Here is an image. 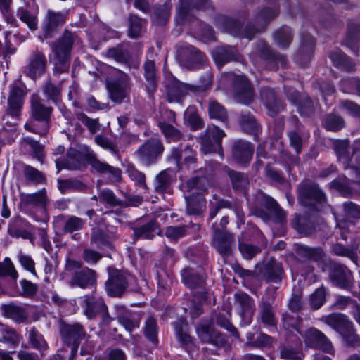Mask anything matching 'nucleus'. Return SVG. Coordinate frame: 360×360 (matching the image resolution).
<instances>
[{"mask_svg": "<svg viewBox=\"0 0 360 360\" xmlns=\"http://www.w3.org/2000/svg\"><path fill=\"white\" fill-rule=\"evenodd\" d=\"M302 323V319L297 315L284 313L282 315V324L283 328L288 331L296 330L298 333H301L300 326Z\"/></svg>", "mask_w": 360, "mask_h": 360, "instance_id": "obj_56", "label": "nucleus"}, {"mask_svg": "<svg viewBox=\"0 0 360 360\" xmlns=\"http://www.w3.org/2000/svg\"><path fill=\"white\" fill-rule=\"evenodd\" d=\"M114 309L116 315L114 319H117L127 332L131 333L134 330L139 328L141 320L140 311H131L121 304H115Z\"/></svg>", "mask_w": 360, "mask_h": 360, "instance_id": "obj_10", "label": "nucleus"}, {"mask_svg": "<svg viewBox=\"0 0 360 360\" xmlns=\"http://www.w3.org/2000/svg\"><path fill=\"white\" fill-rule=\"evenodd\" d=\"M278 13L277 8L263 9L255 16V25H248L241 36L251 40L256 33L263 31L269 22L275 18Z\"/></svg>", "mask_w": 360, "mask_h": 360, "instance_id": "obj_11", "label": "nucleus"}, {"mask_svg": "<svg viewBox=\"0 0 360 360\" xmlns=\"http://www.w3.org/2000/svg\"><path fill=\"white\" fill-rule=\"evenodd\" d=\"M67 13L48 9L43 21V31L46 38L53 37L59 28L65 25Z\"/></svg>", "mask_w": 360, "mask_h": 360, "instance_id": "obj_16", "label": "nucleus"}, {"mask_svg": "<svg viewBox=\"0 0 360 360\" xmlns=\"http://www.w3.org/2000/svg\"><path fill=\"white\" fill-rule=\"evenodd\" d=\"M164 149V146L159 139L150 138L139 147L136 154L139 160L148 167L158 161Z\"/></svg>", "mask_w": 360, "mask_h": 360, "instance_id": "obj_7", "label": "nucleus"}, {"mask_svg": "<svg viewBox=\"0 0 360 360\" xmlns=\"http://www.w3.org/2000/svg\"><path fill=\"white\" fill-rule=\"evenodd\" d=\"M172 181V171L167 169L156 175L154 180V191L158 193L166 192Z\"/></svg>", "mask_w": 360, "mask_h": 360, "instance_id": "obj_45", "label": "nucleus"}, {"mask_svg": "<svg viewBox=\"0 0 360 360\" xmlns=\"http://www.w3.org/2000/svg\"><path fill=\"white\" fill-rule=\"evenodd\" d=\"M86 332L84 327L79 323L69 325V343L72 341L71 359L75 357L80 341L85 338Z\"/></svg>", "mask_w": 360, "mask_h": 360, "instance_id": "obj_40", "label": "nucleus"}, {"mask_svg": "<svg viewBox=\"0 0 360 360\" xmlns=\"http://www.w3.org/2000/svg\"><path fill=\"white\" fill-rule=\"evenodd\" d=\"M1 309L4 316L12 319L17 323H24L29 316L24 307L14 303L2 304Z\"/></svg>", "mask_w": 360, "mask_h": 360, "instance_id": "obj_34", "label": "nucleus"}, {"mask_svg": "<svg viewBox=\"0 0 360 360\" xmlns=\"http://www.w3.org/2000/svg\"><path fill=\"white\" fill-rule=\"evenodd\" d=\"M233 95L235 99L243 104L248 105L254 99L253 89L248 79L243 75L236 76L233 79Z\"/></svg>", "mask_w": 360, "mask_h": 360, "instance_id": "obj_17", "label": "nucleus"}, {"mask_svg": "<svg viewBox=\"0 0 360 360\" xmlns=\"http://www.w3.org/2000/svg\"><path fill=\"white\" fill-rule=\"evenodd\" d=\"M208 112L211 118L224 122L227 118V112L222 105L215 100H210L208 104Z\"/></svg>", "mask_w": 360, "mask_h": 360, "instance_id": "obj_58", "label": "nucleus"}, {"mask_svg": "<svg viewBox=\"0 0 360 360\" xmlns=\"http://www.w3.org/2000/svg\"><path fill=\"white\" fill-rule=\"evenodd\" d=\"M170 157L174 160L179 167L185 166L188 169H195L196 167L195 153L188 146L184 150L173 148Z\"/></svg>", "mask_w": 360, "mask_h": 360, "instance_id": "obj_25", "label": "nucleus"}, {"mask_svg": "<svg viewBox=\"0 0 360 360\" xmlns=\"http://www.w3.org/2000/svg\"><path fill=\"white\" fill-rule=\"evenodd\" d=\"M196 333L202 342L210 343L217 347H221L226 343L225 336L216 330L212 323H200L196 326Z\"/></svg>", "mask_w": 360, "mask_h": 360, "instance_id": "obj_15", "label": "nucleus"}, {"mask_svg": "<svg viewBox=\"0 0 360 360\" xmlns=\"http://www.w3.org/2000/svg\"><path fill=\"white\" fill-rule=\"evenodd\" d=\"M51 112L52 108L45 106L38 96H32L31 101L32 117L50 120Z\"/></svg>", "mask_w": 360, "mask_h": 360, "instance_id": "obj_49", "label": "nucleus"}, {"mask_svg": "<svg viewBox=\"0 0 360 360\" xmlns=\"http://www.w3.org/2000/svg\"><path fill=\"white\" fill-rule=\"evenodd\" d=\"M263 279L267 283H280L284 276L281 263L271 258L264 265L262 271Z\"/></svg>", "mask_w": 360, "mask_h": 360, "instance_id": "obj_24", "label": "nucleus"}, {"mask_svg": "<svg viewBox=\"0 0 360 360\" xmlns=\"http://www.w3.org/2000/svg\"><path fill=\"white\" fill-rule=\"evenodd\" d=\"M46 66L47 59L45 53L41 50L36 49L29 56L23 72L32 79H36L45 72Z\"/></svg>", "mask_w": 360, "mask_h": 360, "instance_id": "obj_14", "label": "nucleus"}, {"mask_svg": "<svg viewBox=\"0 0 360 360\" xmlns=\"http://www.w3.org/2000/svg\"><path fill=\"white\" fill-rule=\"evenodd\" d=\"M18 15L20 20L27 24L30 30H36L37 29L38 20L36 15L23 8H18Z\"/></svg>", "mask_w": 360, "mask_h": 360, "instance_id": "obj_63", "label": "nucleus"}, {"mask_svg": "<svg viewBox=\"0 0 360 360\" xmlns=\"http://www.w3.org/2000/svg\"><path fill=\"white\" fill-rule=\"evenodd\" d=\"M50 127V120L32 117L25 124V129L30 132L45 136Z\"/></svg>", "mask_w": 360, "mask_h": 360, "instance_id": "obj_42", "label": "nucleus"}, {"mask_svg": "<svg viewBox=\"0 0 360 360\" xmlns=\"http://www.w3.org/2000/svg\"><path fill=\"white\" fill-rule=\"evenodd\" d=\"M322 319L341 335L345 344L352 347L360 346V336L356 334L353 323L346 315L333 313Z\"/></svg>", "mask_w": 360, "mask_h": 360, "instance_id": "obj_2", "label": "nucleus"}, {"mask_svg": "<svg viewBox=\"0 0 360 360\" xmlns=\"http://www.w3.org/2000/svg\"><path fill=\"white\" fill-rule=\"evenodd\" d=\"M109 278L105 282L107 294L111 297H120L129 285V278L123 272L109 268Z\"/></svg>", "mask_w": 360, "mask_h": 360, "instance_id": "obj_12", "label": "nucleus"}, {"mask_svg": "<svg viewBox=\"0 0 360 360\" xmlns=\"http://www.w3.org/2000/svg\"><path fill=\"white\" fill-rule=\"evenodd\" d=\"M280 357L285 359L290 360H302L304 358V355L302 351V344L296 343L295 345H281L278 348Z\"/></svg>", "mask_w": 360, "mask_h": 360, "instance_id": "obj_46", "label": "nucleus"}, {"mask_svg": "<svg viewBox=\"0 0 360 360\" xmlns=\"http://www.w3.org/2000/svg\"><path fill=\"white\" fill-rule=\"evenodd\" d=\"M227 174L230 179L232 187L236 191L245 192L249 186V179L245 173L229 169Z\"/></svg>", "mask_w": 360, "mask_h": 360, "instance_id": "obj_48", "label": "nucleus"}, {"mask_svg": "<svg viewBox=\"0 0 360 360\" xmlns=\"http://www.w3.org/2000/svg\"><path fill=\"white\" fill-rule=\"evenodd\" d=\"M254 150V146L251 143L238 140L233 145L232 155L238 162L248 164L252 158Z\"/></svg>", "mask_w": 360, "mask_h": 360, "instance_id": "obj_23", "label": "nucleus"}, {"mask_svg": "<svg viewBox=\"0 0 360 360\" xmlns=\"http://www.w3.org/2000/svg\"><path fill=\"white\" fill-rule=\"evenodd\" d=\"M25 94V89L22 85L11 84L8 98V108L21 112Z\"/></svg>", "mask_w": 360, "mask_h": 360, "instance_id": "obj_35", "label": "nucleus"}, {"mask_svg": "<svg viewBox=\"0 0 360 360\" xmlns=\"http://www.w3.org/2000/svg\"><path fill=\"white\" fill-rule=\"evenodd\" d=\"M129 76L119 72L117 78L108 82V87L111 99L117 103H121L127 96L129 87Z\"/></svg>", "mask_w": 360, "mask_h": 360, "instance_id": "obj_18", "label": "nucleus"}, {"mask_svg": "<svg viewBox=\"0 0 360 360\" xmlns=\"http://www.w3.org/2000/svg\"><path fill=\"white\" fill-rule=\"evenodd\" d=\"M292 120L295 123V128L288 131V136L290 145L295 149L296 153L299 154L302 150L304 138L309 137V133L305 130L296 117H293Z\"/></svg>", "mask_w": 360, "mask_h": 360, "instance_id": "obj_26", "label": "nucleus"}, {"mask_svg": "<svg viewBox=\"0 0 360 360\" xmlns=\"http://www.w3.org/2000/svg\"><path fill=\"white\" fill-rule=\"evenodd\" d=\"M300 335L307 346L320 348L323 352L332 356L323 357L319 354L316 360H331L332 357H334L335 348L330 340L321 330L312 327L304 332H301Z\"/></svg>", "mask_w": 360, "mask_h": 360, "instance_id": "obj_6", "label": "nucleus"}, {"mask_svg": "<svg viewBox=\"0 0 360 360\" xmlns=\"http://www.w3.org/2000/svg\"><path fill=\"white\" fill-rule=\"evenodd\" d=\"M277 287L269 286L266 290V300H263L259 304V313L262 322L267 326H276L275 314L271 304L275 300Z\"/></svg>", "mask_w": 360, "mask_h": 360, "instance_id": "obj_20", "label": "nucleus"}, {"mask_svg": "<svg viewBox=\"0 0 360 360\" xmlns=\"http://www.w3.org/2000/svg\"><path fill=\"white\" fill-rule=\"evenodd\" d=\"M20 341V336L15 330L10 326L0 325V342L18 345Z\"/></svg>", "mask_w": 360, "mask_h": 360, "instance_id": "obj_57", "label": "nucleus"}, {"mask_svg": "<svg viewBox=\"0 0 360 360\" xmlns=\"http://www.w3.org/2000/svg\"><path fill=\"white\" fill-rule=\"evenodd\" d=\"M235 297L240 308V316L245 320L248 319V322L250 323V319L255 311L253 300L248 294L242 292L236 293Z\"/></svg>", "mask_w": 360, "mask_h": 360, "instance_id": "obj_38", "label": "nucleus"}, {"mask_svg": "<svg viewBox=\"0 0 360 360\" xmlns=\"http://www.w3.org/2000/svg\"><path fill=\"white\" fill-rule=\"evenodd\" d=\"M28 333V338L32 345L41 352V357H43L42 352L48 348V345L43 335L34 328L32 327L30 329L27 328Z\"/></svg>", "mask_w": 360, "mask_h": 360, "instance_id": "obj_55", "label": "nucleus"}, {"mask_svg": "<svg viewBox=\"0 0 360 360\" xmlns=\"http://www.w3.org/2000/svg\"><path fill=\"white\" fill-rule=\"evenodd\" d=\"M143 332L144 336L154 345L158 344V335L159 327L157 320L153 316H148L144 322Z\"/></svg>", "mask_w": 360, "mask_h": 360, "instance_id": "obj_51", "label": "nucleus"}, {"mask_svg": "<svg viewBox=\"0 0 360 360\" xmlns=\"http://www.w3.org/2000/svg\"><path fill=\"white\" fill-rule=\"evenodd\" d=\"M186 186L191 193H201L204 195L210 186V181L207 176L193 177L186 181Z\"/></svg>", "mask_w": 360, "mask_h": 360, "instance_id": "obj_47", "label": "nucleus"}, {"mask_svg": "<svg viewBox=\"0 0 360 360\" xmlns=\"http://www.w3.org/2000/svg\"><path fill=\"white\" fill-rule=\"evenodd\" d=\"M259 46H261V54L264 58L275 63L276 67L278 63H280L281 66H285L286 58L285 56L271 51V49L264 43H259Z\"/></svg>", "mask_w": 360, "mask_h": 360, "instance_id": "obj_54", "label": "nucleus"}, {"mask_svg": "<svg viewBox=\"0 0 360 360\" xmlns=\"http://www.w3.org/2000/svg\"><path fill=\"white\" fill-rule=\"evenodd\" d=\"M257 199L261 205L264 206L269 211L274 213L278 219H282L285 217L282 209L271 197L260 192L258 193Z\"/></svg>", "mask_w": 360, "mask_h": 360, "instance_id": "obj_50", "label": "nucleus"}, {"mask_svg": "<svg viewBox=\"0 0 360 360\" xmlns=\"http://www.w3.org/2000/svg\"><path fill=\"white\" fill-rule=\"evenodd\" d=\"M186 212L189 215H200L206 210V200L201 193H191L186 196Z\"/></svg>", "mask_w": 360, "mask_h": 360, "instance_id": "obj_33", "label": "nucleus"}, {"mask_svg": "<svg viewBox=\"0 0 360 360\" xmlns=\"http://www.w3.org/2000/svg\"><path fill=\"white\" fill-rule=\"evenodd\" d=\"M92 173L101 174H108L109 178L115 182H118L122 179V171L118 167H115L105 162L97 160Z\"/></svg>", "mask_w": 360, "mask_h": 360, "instance_id": "obj_41", "label": "nucleus"}, {"mask_svg": "<svg viewBox=\"0 0 360 360\" xmlns=\"http://www.w3.org/2000/svg\"><path fill=\"white\" fill-rule=\"evenodd\" d=\"M158 126L169 141L176 142L181 139L182 134L172 124L165 122H160Z\"/></svg>", "mask_w": 360, "mask_h": 360, "instance_id": "obj_59", "label": "nucleus"}, {"mask_svg": "<svg viewBox=\"0 0 360 360\" xmlns=\"http://www.w3.org/2000/svg\"><path fill=\"white\" fill-rule=\"evenodd\" d=\"M297 253L307 259L319 261L323 256V250L320 248H311L307 246H300L297 248Z\"/></svg>", "mask_w": 360, "mask_h": 360, "instance_id": "obj_61", "label": "nucleus"}, {"mask_svg": "<svg viewBox=\"0 0 360 360\" xmlns=\"http://www.w3.org/2000/svg\"><path fill=\"white\" fill-rule=\"evenodd\" d=\"M235 244V237L232 233L220 231L219 227L214 228V245L223 257L232 255Z\"/></svg>", "mask_w": 360, "mask_h": 360, "instance_id": "obj_19", "label": "nucleus"}, {"mask_svg": "<svg viewBox=\"0 0 360 360\" xmlns=\"http://www.w3.org/2000/svg\"><path fill=\"white\" fill-rule=\"evenodd\" d=\"M323 126L328 131H337L343 127L344 121L340 116L329 114L325 118Z\"/></svg>", "mask_w": 360, "mask_h": 360, "instance_id": "obj_62", "label": "nucleus"}, {"mask_svg": "<svg viewBox=\"0 0 360 360\" xmlns=\"http://www.w3.org/2000/svg\"><path fill=\"white\" fill-rule=\"evenodd\" d=\"M206 87L207 86H198L183 83L174 78L169 84L166 85L168 101L169 102H180L185 95L203 91Z\"/></svg>", "mask_w": 360, "mask_h": 360, "instance_id": "obj_9", "label": "nucleus"}, {"mask_svg": "<svg viewBox=\"0 0 360 360\" xmlns=\"http://www.w3.org/2000/svg\"><path fill=\"white\" fill-rule=\"evenodd\" d=\"M315 46V40L311 35H306L302 39L301 46L295 56V60L305 66L311 60Z\"/></svg>", "mask_w": 360, "mask_h": 360, "instance_id": "obj_32", "label": "nucleus"}, {"mask_svg": "<svg viewBox=\"0 0 360 360\" xmlns=\"http://www.w3.org/2000/svg\"><path fill=\"white\" fill-rule=\"evenodd\" d=\"M81 266V262L69 259V271L75 269L72 274L69 285L72 287L86 288L96 283V273L94 270L87 267L80 269Z\"/></svg>", "mask_w": 360, "mask_h": 360, "instance_id": "obj_8", "label": "nucleus"}, {"mask_svg": "<svg viewBox=\"0 0 360 360\" xmlns=\"http://www.w3.org/2000/svg\"><path fill=\"white\" fill-rule=\"evenodd\" d=\"M181 276L183 283L191 289L200 288L204 290L205 278L195 272L193 269L186 267L181 270Z\"/></svg>", "mask_w": 360, "mask_h": 360, "instance_id": "obj_36", "label": "nucleus"}, {"mask_svg": "<svg viewBox=\"0 0 360 360\" xmlns=\"http://www.w3.org/2000/svg\"><path fill=\"white\" fill-rule=\"evenodd\" d=\"M292 225L299 233L309 236L316 231L317 226L314 219L296 214L292 221Z\"/></svg>", "mask_w": 360, "mask_h": 360, "instance_id": "obj_39", "label": "nucleus"}, {"mask_svg": "<svg viewBox=\"0 0 360 360\" xmlns=\"http://www.w3.org/2000/svg\"><path fill=\"white\" fill-rule=\"evenodd\" d=\"M79 304L85 316L89 320H94L100 316V324L108 326L113 320L108 309V306L103 298L86 295L79 297Z\"/></svg>", "mask_w": 360, "mask_h": 360, "instance_id": "obj_3", "label": "nucleus"}, {"mask_svg": "<svg viewBox=\"0 0 360 360\" xmlns=\"http://www.w3.org/2000/svg\"><path fill=\"white\" fill-rule=\"evenodd\" d=\"M212 56L214 62L218 65H223L232 60H240V55L236 48L226 45L215 48L212 51Z\"/></svg>", "mask_w": 360, "mask_h": 360, "instance_id": "obj_29", "label": "nucleus"}, {"mask_svg": "<svg viewBox=\"0 0 360 360\" xmlns=\"http://www.w3.org/2000/svg\"><path fill=\"white\" fill-rule=\"evenodd\" d=\"M225 136L224 131L218 127L213 125L209 127L207 135L202 139V151L205 154L218 152L221 158H223L221 140Z\"/></svg>", "mask_w": 360, "mask_h": 360, "instance_id": "obj_13", "label": "nucleus"}, {"mask_svg": "<svg viewBox=\"0 0 360 360\" xmlns=\"http://www.w3.org/2000/svg\"><path fill=\"white\" fill-rule=\"evenodd\" d=\"M0 276L10 277L14 281H16L18 277V273L9 257H5L0 262Z\"/></svg>", "mask_w": 360, "mask_h": 360, "instance_id": "obj_60", "label": "nucleus"}, {"mask_svg": "<svg viewBox=\"0 0 360 360\" xmlns=\"http://www.w3.org/2000/svg\"><path fill=\"white\" fill-rule=\"evenodd\" d=\"M260 97L268 111V115L274 117L285 109V105L277 97L274 90L268 86L262 87Z\"/></svg>", "mask_w": 360, "mask_h": 360, "instance_id": "obj_22", "label": "nucleus"}, {"mask_svg": "<svg viewBox=\"0 0 360 360\" xmlns=\"http://www.w3.org/2000/svg\"><path fill=\"white\" fill-rule=\"evenodd\" d=\"M287 96L297 107L300 115L310 117L314 112V105L311 98L307 96H301L297 91L292 93L286 91Z\"/></svg>", "mask_w": 360, "mask_h": 360, "instance_id": "obj_30", "label": "nucleus"}, {"mask_svg": "<svg viewBox=\"0 0 360 360\" xmlns=\"http://www.w3.org/2000/svg\"><path fill=\"white\" fill-rule=\"evenodd\" d=\"M178 55L182 59L195 63H202L205 61V54L192 45L182 43L179 45Z\"/></svg>", "mask_w": 360, "mask_h": 360, "instance_id": "obj_37", "label": "nucleus"}, {"mask_svg": "<svg viewBox=\"0 0 360 360\" xmlns=\"http://www.w3.org/2000/svg\"><path fill=\"white\" fill-rule=\"evenodd\" d=\"M21 202L25 206H31L45 212L49 203L46 190L42 188L40 191L25 194L21 197Z\"/></svg>", "mask_w": 360, "mask_h": 360, "instance_id": "obj_27", "label": "nucleus"}, {"mask_svg": "<svg viewBox=\"0 0 360 360\" xmlns=\"http://www.w3.org/2000/svg\"><path fill=\"white\" fill-rule=\"evenodd\" d=\"M329 57L333 65L342 70L350 72L352 71L355 67V63L340 50L332 51Z\"/></svg>", "mask_w": 360, "mask_h": 360, "instance_id": "obj_44", "label": "nucleus"}, {"mask_svg": "<svg viewBox=\"0 0 360 360\" xmlns=\"http://www.w3.org/2000/svg\"><path fill=\"white\" fill-rule=\"evenodd\" d=\"M292 40L291 29L287 26H283L274 34V42L281 48L286 49Z\"/></svg>", "mask_w": 360, "mask_h": 360, "instance_id": "obj_52", "label": "nucleus"}, {"mask_svg": "<svg viewBox=\"0 0 360 360\" xmlns=\"http://www.w3.org/2000/svg\"><path fill=\"white\" fill-rule=\"evenodd\" d=\"M298 198L305 207L319 211L326 205V196L318 184L304 183L298 188Z\"/></svg>", "mask_w": 360, "mask_h": 360, "instance_id": "obj_4", "label": "nucleus"}, {"mask_svg": "<svg viewBox=\"0 0 360 360\" xmlns=\"http://www.w3.org/2000/svg\"><path fill=\"white\" fill-rule=\"evenodd\" d=\"M160 233L158 224L151 221L139 227L134 228L135 239H153L156 234Z\"/></svg>", "mask_w": 360, "mask_h": 360, "instance_id": "obj_43", "label": "nucleus"}, {"mask_svg": "<svg viewBox=\"0 0 360 360\" xmlns=\"http://www.w3.org/2000/svg\"><path fill=\"white\" fill-rule=\"evenodd\" d=\"M349 276L350 272L345 266L338 263L330 264L329 278L335 285L342 288L348 287Z\"/></svg>", "mask_w": 360, "mask_h": 360, "instance_id": "obj_28", "label": "nucleus"}, {"mask_svg": "<svg viewBox=\"0 0 360 360\" xmlns=\"http://www.w3.org/2000/svg\"><path fill=\"white\" fill-rule=\"evenodd\" d=\"M334 149L338 161L347 170L349 178H338L330 182V186L338 190L343 195L350 196L352 192L348 187L349 181L360 184V139L352 145V154L349 150V141H336Z\"/></svg>", "mask_w": 360, "mask_h": 360, "instance_id": "obj_1", "label": "nucleus"}, {"mask_svg": "<svg viewBox=\"0 0 360 360\" xmlns=\"http://www.w3.org/2000/svg\"><path fill=\"white\" fill-rule=\"evenodd\" d=\"M24 175L27 181L36 184L44 183L46 180V177L41 172L30 165L25 167Z\"/></svg>", "mask_w": 360, "mask_h": 360, "instance_id": "obj_64", "label": "nucleus"}, {"mask_svg": "<svg viewBox=\"0 0 360 360\" xmlns=\"http://www.w3.org/2000/svg\"><path fill=\"white\" fill-rule=\"evenodd\" d=\"M97 160L95 152L86 145L69 148V169L83 170L89 165L91 172H93Z\"/></svg>", "mask_w": 360, "mask_h": 360, "instance_id": "obj_5", "label": "nucleus"}, {"mask_svg": "<svg viewBox=\"0 0 360 360\" xmlns=\"http://www.w3.org/2000/svg\"><path fill=\"white\" fill-rule=\"evenodd\" d=\"M68 30H65L63 35L52 44V50L56 58V70L59 72H65L68 60Z\"/></svg>", "mask_w": 360, "mask_h": 360, "instance_id": "obj_21", "label": "nucleus"}, {"mask_svg": "<svg viewBox=\"0 0 360 360\" xmlns=\"http://www.w3.org/2000/svg\"><path fill=\"white\" fill-rule=\"evenodd\" d=\"M240 125L245 132L253 134L255 140H256L257 134L260 131L261 127L253 115L250 114L242 115Z\"/></svg>", "mask_w": 360, "mask_h": 360, "instance_id": "obj_53", "label": "nucleus"}, {"mask_svg": "<svg viewBox=\"0 0 360 360\" xmlns=\"http://www.w3.org/2000/svg\"><path fill=\"white\" fill-rule=\"evenodd\" d=\"M176 338L184 345L188 352H195V345L193 342V338L188 333V326L186 321L184 319H178L176 321L172 323Z\"/></svg>", "mask_w": 360, "mask_h": 360, "instance_id": "obj_31", "label": "nucleus"}]
</instances>
